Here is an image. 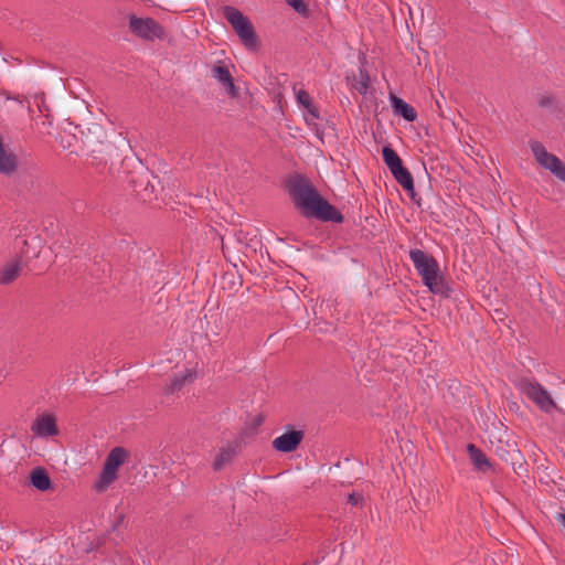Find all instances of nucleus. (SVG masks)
<instances>
[{
    "label": "nucleus",
    "instance_id": "1",
    "mask_svg": "<svg viewBox=\"0 0 565 565\" xmlns=\"http://www.w3.org/2000/svg\"><path fill=\"white\" fill-rule=\"evenodd\" d=\"M288 193L303 217L322 222L343 223L342 213L323 199L312 182L303 174H296L287 182Z\"/></svg>",
    "mask_w": 565,
    "mask_h": 565
},
{
    "label": "nucleus",
    "instance_id": "2",
    "mask_svg": "<svg viewBox=\"0 0 565 565\" xmlns=\"http://www.w3.org/2000/svg\"><path fill=\"white\" fill-rule=\"evenodd\" d=\"M409 258L418 275L422 277L423 284L433 294L449 297L451 289L440 274L439 264L434 256L415 248L411 249Z\"/></svg>",
    "mask_w": 565,
    "mask_h": 565
},
{
    "label": "nucleus",
    "instance_id": "3",
    "mask_svg": "<svg viewBox=\"0 0 565 565\" xmlns=\"http://www.w3.org/2000/svg\"><path fill=\"white\" fill-rule=\"evenodd\" d=\"M84 143L90 153L92 166L103 173L115 149L106 128L99 122H92L84 134Z\"/></svg>",
    "mask_w": 565,
    "mask_h": 565
},
{
    "label": "nucleus",
    "instance_id": "4",
    "mask_svg": "<svg viewBox=\"0 0 565 565\" xmlns=\"http://www.w3.org/2000/svg\"><path fill=\"white\" fill-rule=\"evenodd\" d=\"M224 18L232 25L243 45L250 51L258 50L259 41L250 21L236 8L226 6Z\"/></svg>",
    "mask_w": 565,
    "mask_h": 565
},
{
    "label": "nucleus",
    "instance_id": "5",
    "mask_svg": "<svg viewBox=\"0 0 565 565\" xmlns=\"http://www.w3.org/2000/svg\"><path fill=\"white\" fill-rule=\"evenodd\" d=\"M516 386L520 392L535 403L542 412L551 413L552 409L557 408L550 393L539 382L522 379L518 382Z\"/></svg>",
    "mask_w": 565,
    "mask_h": 565
},
{
    "label": "nucleus",
    "instance_id": "6",
    "mask_svg": "<svg viewBox=\"0 0 565 565\" xmlns=\"http://www.w3.org/2000/svg\"><path fill=\"white\" fill-rule=\"evenodd\" d=\"M128 457L129 452L124 447H115L109 451L97 483L98 491H103L117 479L118 469L128 459Z\"/></svg>",
    "mask_w": 565,
    "mask_h": 565
},
{
    "label": "nucleus",
    "instance_id": "7",
    "mask_svg": "<svg viewBox=\"0 0 565 565\" xmlns=\"http://www.w3.org/2000/svg\"><path fill=\"white\" fill-rule=\"evenodd\" d=\"M530 148L537 163L565 183V163L557 156L547 152L540 141H531Z\"/></svg>",
    "mask_w": 565,
    "mask_h": 565
},
{
    "label": "nucleus",
    "instance_id": "8",
    "mask_svg": "<svg viewBox=\"0 0 565 565\" xmlns=\"http://www.w3.org/2000/svg\"><path fill=\"white\" fill-rule=\"evenodd\" d=\"M129 30L136 36L147 41H154L164 36V29L152 18L131 15L129 19Z\"/></svg>",
    "mask_w": 565,
    "mask_h": 565
},
{
    "label": "nucleus",
    "instance_id": "9",
    "mask_svg": "<svg viewBox=\"0 0 565 565\" xmlns=\"http://www.w3.org/2000/svg\"><path fill=\"white\" fill-rule=\"evenodd\" d=\"M535 102L540 109H542L546 116L562 119L565 116L564 105L561 99L552 92L544 90L535 95Z\"/></svg>",
    "mask_w": 565,
    "mask_h": 565
},
{
    "label": "nucleus",
    "instance_id": "10",
    "mask_svg": "<svg viewBox=\"0 0 565 565\" xmlns=\"http://www.w3.org/2000/svg\"><path fill=\"white\" fill-rule=\"evenodd\" d=\"M303 438V430L291 428L273 440V448L279 452H292L299 447Z\"/></svg>",
    "mask_w": 565,
    "mask_h": 565
},
{
    "label": "nucleus",
    "instance_id": "11",
    "mask_svg": "<svg viewBox=\"0 0 565 565\" xmlns=\"http://www.w3.org/2000/svg\"><path fill=\"white\" fill-rule=\"evenodd\" d=\"M31 430L39 437H53L58 434L56 417L52 414H42L33 422Z\"/></svg>",
    "mask_w": 565,
    "mask_h": 565
},
{
    "label": "nucleus",
    "instance_id": "12",
    "mask_svg": "<svg viewBox=\"0 0 565 565\" xmlns=\"http://www.w3.org/2000/svg\"><path fill=\"white\" fill-rule=\"evenodd\" d=\"M242 441L235 439L226 444V446L220 448L218 454L215 456L213 461L214 471H221L227 463H230L234 457L241 451Z\"/></svg>",
    "mask_w": 565,
    "mask_h": 565
},
{
    "label": "nucleus",
    "instance_id": "13",
    "mask_svg": "<svg viewBox=\"0 0 565 565\" xmlns=\"http://www.w3.org/2000/svg\"><path fill=\"white\" fill-rule=\"evenodd\" d=\"M467 452L477 470L486 472L492 469V465L486 454L475 444L467 445Z\"/></svg>",
    "mask_w": 565,
    "mask_h": 565
},
{
    "label": "nucleus",
    "instance_id": "14",
    "mask_svg": "<svg viewBox=\"0 0 565 565\" xmlns=\"http://www.w3.org/2000/svg\"><path fill=\"white\" fill-rule=\"evenodd\" d=\"M390 99L395 115L401 116L411 122L416 120L417 113L412 105L407 104L404 99L393 94H391Z\"/></svg>",
    "mask_w": 565,
    "mask_h": 565
},
{
    "label": "nucleus",
    "instance_id": "15",
    "mask_svg": "<svg viewBox=\"0 0 565 565\" xmlns=\"http://www.w3.org/2000/svg\"><path fill=\"white\" fill-rule=\"evenodd\" d=\"M30 483L40 491H47L52 489V481L44 468H33L29 476Z\"/></svg>",
    "mask_w": 565,
    "mask_h": 565
},
{
    "label": "nucleus",
    "instance_id": "16",
    "mask_svg": "<svg viewBox=\"0 0 565 565\" xmlns=\"http://www.w3.org/2000/svg\"><path fill=\"white\" fill-rule=\"evenodd\" d=\"M194 377H195V374L192 373L191 371H188L183 374L174 375L172 381L166 385L164 393L166 394H174V393L181 391V388L185 384L192 383Z\"/></svg>",
    "mask_w": 565,
    "mask_h": 565
},
{
    "label": "nucleus",
    "instance_id": "17",
    "mask_svg": "<svg viewBox=\"0 0 565 565\" xmlns=\"http://www.w3.org/2000/svg\"><path fill=\"white\" fill-rule=\"evenodd\" d=\"M382 156L383 161L387 166L390 171H393L394 169H397L398 167L403 166L402 159L399 158L397 152L390 146L383 147Z\"/></svg>",
    "mask_w": 565,
    "mask_h": 565
},
{
    "label": "nucleus",
    "instance_id": "18",
    "mask_svg": "<svg viewBox=\"0 0 565 565\" xmlns=\"http://www.w3.org/2000/svg\"><path fill=\"white\" fill-rule=\"evenodd\" d=\"M20 270L21 267L19 263H11L7 265L0 271V282L3 285L11 284L18 278Z\"/></svg>",
    "mask_w": 565,
    "mask_h": 565
},
{
    "label": "nucleus",
    "instance_id": "19",
    "mask_svg": "<svg viewBox=\"0 0 565 565\" xmlns=\"http://www.w3.org/2000/svg\"><path fill=\"white\" fill-rule=\"evenodd\" d=\"M391 173L402 188L405 185L411 186V182L414 180L409 170L404 166L394 169Z\"/></svg>",
    "mask_w": 565,
    "mask_h": 565
},
{
    "label": "nucleus",
    "instance_id": "20",
    "mask_svg": "<svg viewBox=\"0 0 565 565\" xmlns=\"http://www.w3.org/2000/svg\"><path fill=\"white\" fill-rule=\"evenodd\" d=\"M212 75L214 78H216L222 85L226 82H230L233 76L231 75L228 67L223 63L218 62L216 65L212 68Z\"/></svg>",
    "mask_w": 565,
    "mask_h": 565
},
{
    "label": "nucleus",
    "instance_id": "21",
    "mask_svg": "<svg viewBox=\"0 0 565 565\" xmlns=\"http://www.w3.org/2000/svg\"><path fill=\"white\" fill-rule=\"evenodd\" d=\"M370 84V76L365 70L360 68L359 79L352 84L353 88L361 95L366 94Z\"/></svg>",
    "mask_w": 565,
    "mask_h": 565
},
{
    "label": "nucleus",
    "instance_id": "22",
    "mask_svg": "<svg viewBox=\"0 0 565 565\" xmlns=\"http://www.w3.org/2000/svg\"><path fill=\"white\" fill-rule=\"evenodd\" d=\"M287 4L291 7L302 18L307 19L311 14L308 4L303 0H289L287 1Z\"/></svg>",
    "mask_w": 565,
    "mask_h": 565
},
{
    "label": "nucleus",
    "instance_id": "23",
    "mask_svg": "<svg viewBox=\"0 0 565 565\" xmlns=\"http://www.w3.org/2000/svg\"><path fill=\"white\" fill-rule=\"evenodd\" d=\"M287 4L291 7L302 18L307 19L311 14L308 4L303 0H289L287 1Z\"/></svg>",
    "mask_w": 565,
    "mask_h": 565
},
{
    "label": "nucleus",
    "instance_id": "24",
    "mask_svg": "<svg viewBox=\"0 0 565 565\" xmlns=\"http://www.w3.org/2000/svg\"><path fill=\"white\" fill-rule=\"evenodd\" d=\"M307 115L305 116V121L309 126H317L316 120L320 118L319 109L317 106H312L309 110H307Z\"/></svg>",
    "mask_w": 565,
    "mask_h": 565
},
{
    "label": "nucleus",
    "instance_id": "25",
    "mask_svg": "<svg viewBox=\"0 0 565 565\" xmlns=\"http://www.w3.org/2000/svg\"><path fill=\"white\" fill-rule=\"evenodd\" d=\"M403 189L407 192V194L409 195L411 200H412V201H413L417 206H420V205H422V199H420V196L416 193L415 188H414V180L411 182V186L405 185V186H403Z\"/></svg>",
    "mask_w": 565,
    "mask_h": 565
},
{
    "label": "nucleus",
    "instance_id": "26",
    "mask_svg": "<svg viewBox=\"0 0 565 565\" xmlns=\"http://www.w3.org/2000/svg\"><path fill=\"white\" fill-rule=\"evenodd\" d=\"M223 86L225 87L227 94L232 97V98H236L238 97L239 95V89L238 87L234 84V78H231L230 82H226L225 84H223Z\"/></svg>",
    "mask_w": 565,
    "mask_h": 565
},
{
    "label": "nucleus",
    "instance_id": "27",
    "mask_svg": "<svg viewBox=\"0 0 565 565\" xmlns=\"http://www.w3.org/2000/svg\"><path fill=\"white\" fill-rule=\"evenodd\" d=\"M296 97H297V102L303 106L305 104H308L310 100H311V97L309 95V93L305 89H300L297 92L296 94Z\"/></svg>",
    "mask_w": 565,
    "mask_h": 565
},
{
    "label": "nucleus",
    "instance_id": "28",
    "mask_svg": "<svg viewBox=\"0 0 565 565\" xmlns=\"http://www.w3.org/2000/svg\"><path fill=\"white\" fill-rule=\"evenodd\" d=\"M363 497L361 493L352 492L348 495V503L358 507L362 503Z\"/></svg>",
    "mask_w": 565,
    "mask_h": 565
},
{
    "label": "nucleus",
    "instance_id": "29",
    "mask_svg": "<svg viewBox=\"0 0 565 565\" xmlns=\"http://www.w3.org/2000/svg\"><path fill=\"white\" fill-rule=\"evenodd\" d=\"M125 518H126V516H125V514H124V513H118V514L116 515V518H115V521H114L113 525H111V530H113V531H117V530H118V527L124 523Z\"/></svg>",
    "mask_w": 565,
    "mask_h": 565
},
{
    "label": "nucleus",
    "instance_id": "30",
    "mask_svg": "<svg viewBox=\"0 0 565 565\" xmlns=\"http://www.w3.org/2000/svg\"><path fill=\"white\" fill-rule=\"evenodd\" d=\"M265 418L263 415H257L253 418V427L257 428L258 426L263 425Z\"/></svg>",
    "mask_w": 565,
    "mask_h": 565
},
{
    "label": "nucleus",
    "instance_id": "31",
    "mask_svg": "<svg viewBox=\"0 0 565 565\" xmlns=\"http://www.w3.org/2000/svg\"><path fill=\"white\" fill-rule=\"evenodd\" d=\"M235 236H236L237 242L245 243L246 234L244 232L239 231Z\"/></svg>",
    "mask_w": 565,
    "mask_h": 565
},
{
    "label": "nucleus",
    "instance_id": "32",
    "mask_svg": "<svg viewBox=\"0 0 565 565\" xmlns=\"http://www.w3.org/2000/svg\"><path fill=\"white\" fill-rule=\"evenodd\" d=\"M312 106H316L312 100H310L308 104H305L303 107L309 110L310 108H312Z\"/></svg>",
    "mask_w": 565,
    "mask_h": 565
}]
</instances>
